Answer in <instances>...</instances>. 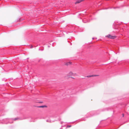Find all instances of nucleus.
<instances>
[{"label":"nucleus","mask_w":129,"mask_h":129,"mask_svg":"<svg viewBox=\"0 0 129 129\" xmlns=\"http://www.w3.org/2000/svg\"><path fill=\"white\" fill-rule=\"evenodd\" d=\"M76 75V73H74L72 71H70L67 74V77L68 78H71L73 79H75V78L72 76H74Z\"/></svg>","instance_id":"1"},{"label":"nucleus","mask_w":129,"mask_h":129,"mask_svg":"<svg viewBox=\"0 0 129 129\" xmlns=\"http://www.w3.org/2000/svg\"><path fill=\"white\" fill-rule=\"evenodd\" d=\"M107 37H108V38L112 39H114L116 37L114 36H112L111 35H108L107 36Z\"/></svg>","instance_id":"2"},{"label":"nucleus","mask_w":129,"mask_h":129,"mask_svg":"<svg viewBox=\"0 0 129 129\" xmlns=\"http://www.w3.org/2000/svg\"><path fill=\"white\" fill-rule=\"evenodd\" d=\"M83 0H78L76 1V2L75 3V4H77L79 3H81V2L83 1Z\"/></svg>","instance_id":"3"},{"label":"nucleus","mask_w":129,"mask_h":129,"mask_svg":"<svg viewBox=\"0 0 129 129\" xmlns=\"http://www.w3.org/2000/svg\"><path fill=\"white\" fill-rule=\"evenodd\" d=\"M98 76V75H89V76H86V77H87L89 78V77H93L96 76Z\"/></svg>","instance_id":"4"},{"label":"nucleus","mask_w":129,"mask_h":129,"mask_svg":"<svg viewBox=\"0 0 129 129\" xmlns=\"http://www.w3.org/2000/svg\"><path fill=\"white\" fill-rule=\"evenodd\" d=\"M71 63L70 62H68L65 63V65L66 66H68L71 64Z\"/></svg>","instance_id":"5"},{"label":"nucleus","mask_w":129,"mask_h":129,"mask_svg":"<svg viewBox=\"0 0 129 129\" xmlns=\"http://www.w3.org/2000/svg\"><path fill=\"white\" fill-rule=\"evenodd\" d=\"M39 107V108H44V107L47 108V106H46L44 105V106H39V107Z\"/></svg>","instance_id":"6"},{"label":"nucleus","mask_w":129,"mask_h":129,"mask_svg":"<svg viewBox=\"0 0 129 129\" xmlns=\"http://www.w3.org/2000/svg\"><path fill=\"white\" fill-rule=\"evenodd\" d=\"M71 126V125H68V126H67V127H70Z\"/></svg>","instance_id":"7"},{"label":"nucleus","mask_w":129,"mask_h":129,"mask_svg":"<svg viewBox=\"0 0 129 129\" xmlns=\"http://www.w3.org/2000/svg\"><path fill=\"white\" fill-rule=\"evenodd\" d=\"M122 116L123 117L124 116V115L123 114H122Z\"/></svg>","instance_id":"8"},{"label":"nucleus","mask_w":129,"mask_h":129,"mask_svg":"<svg viewBox=\"0 0 129 129\" xmlns=\"http://www.w3.org/2000/svg\"><path fill=\"white\" fill-rule=\"evenodd\" d=\"M33 47V46L31 45V48H32Z\"/></svg>","instance_id":"9"},{"label":"nucleus","mask_w":129,"mask_h":129,"mask_svg":"<svg viewBox=\"0 0 129 129\" xmlns=\"http://www.w3.org/2000/svg\"><path fill=\"white\" fill-rule=\"evenodd\" d=\"M17 119L15 118V119H14V120H17Z\"/></svg>","instance_id":"10"}]
</instances>
